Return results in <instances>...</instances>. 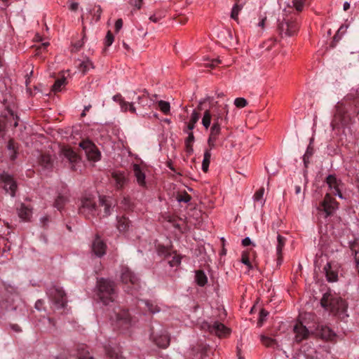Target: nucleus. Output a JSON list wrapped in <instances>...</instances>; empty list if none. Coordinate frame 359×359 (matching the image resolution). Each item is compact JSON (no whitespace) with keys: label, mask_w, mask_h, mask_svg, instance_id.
Listing matches in <instances>:
<instances>
[{"label":"nucleus","mask_w":359,"mask_h":359,"mask_svg":"<svg viewBox=\"0 0 359 359\" xmlns=\"http://www.w3.org/2000/svg\"><path fill=\"white\" fill-rule=\"evenodd\" d=\"M326 182L330 188V194L338 196L339 198H342L343 196L341 192L340 185L341 182L338 180L335 176L329 175L326 179Z\"/></svg>","instance_id":"2eb2a0df"},{"label":"nucleus","mask_w":359,"mask_h":359,"mask_svg":"<svg viewBox=\"0 0 359 359\" xmlns=\"http://www.w3.org/2000/svg\"><path fill=\"white\" fill-rule=\"evenodd\" d=\"M158 107L159 109L165 114H167L170 111V107L168 102L163 100L158 101Z\"/></svg>","instance_id":"c03bdc74"},{"label":"nucleus","mask_w":359,"mask_h":359,"mask_svg":"<svg viewBox=\"0 0 359 359\" xmlns=\"http://www.w3.org/2000/svg\"><path fill=\"white\" fill-rule=\"evenodd\" d=\"M201 327L202 330L214 334L219 337H226L230 334V330L223 323L218 321L212 323L203 322Z\"/></svg>","instance_id":"6e6552de"},{"label":"nucleus","mask_w":359,"mask_h":359,"mask_svg":"<svg viewBox=\"0 0 359 359\" xmlns=\"http://www.w3.org/2000/svg\"><path fill=\"white\" fill-rule=\"evenodd\" d=\"M312 154H313L312 151L310 150L309 148H308L306 153L304 154V155L303 156V161H304L305 165H306L307 163L309 162V158L310 156H312Z\"/></svg>","instance_id":"6e6d98bb"},{"label":"nucleus","mask_w":359,"mask_h":359,"mask_svg":"<svg viewBox=\"0 0 359 359\" xmlns=\"http://www.w3.org/2000/svg\"><path fill=\"white\" fill-rule=\"evenodd\" d=\"M211 152L210 149H206L204 153V157L202 163V170L207 172L210 163Z\"/></svg>","instance_id":"c9c22d12"},{"label":"nucleus","mask_w":359,"mask_h":359,"mask_svg":"<svg viewBox=\"0 0 359 359\" xmlns=\"http://www.w3.org/2000/svg\"><path fill=\"white\" fill-rule=\"evenodd\" d=\"M339 208V203L330 193H327L323 200L319 204L318 210L320 213L324 215L325 217H328L334 215Z\"/></svg>","instance_id":"39448f33"},{"label":"nucleus","mask_w":359,"mask_h":359,"mask_svg":"<svg viewBox=\"0 0 359 359\" xmlns=\"http://www.w3.org/2000/svg\"><path fill=\"white\" fill-rule=\"evenodd\" d=\"M260 340H261L262 344L267 348H271L275 349V348H278L279 346L277 341L275 339L271 338L270 337H267L265 335H261Z\"/></svg>","instance_id":"c85d7f7f"},{"label":"nucleus","mask_w":359,"mask_h":359,"mask_svg":"<svg viewBox=\"0 0 359 359\" xmlns=\"http://www.w3.org/2000/svg\"><path fill=\"white\" fill-rule=\"evenodd\" d=\"M69 76V74L67 76H65V72H61L53 85L51 90H59L60 88L65 87L68 83Z\"/></svg>","instance_id":"a878e982"},{"label":"nucleus","mask_w":359,"mask_h":359,"mask_svg":"<svg viewBox=\"0 0 359 359\" xmlns=\"http://www.w3.org/2000/svg\"><path fill=\"white\" fill-rule=\"evenodd\" d=\"M278 29L282 36H292L297 34L299 26L296 20L292 18H285L279 22Z\"/></svg>","instance_id":"0eeeda50"},{"label":"nucleus","mask_w":359,"mask_h":359,"mask_svg":"<svg viewBox=\"0 0 359 359\" xmlns=\"http://www.w3.org/2000/svg\"><path fill=\"white\" fill-rule=\"evenodd\" d=\"M114 41V35L112 34L111 31H108L106 34L105 39H104V46L106 47H109L113 43Z\"/></svg>","instance_id":"09e8293b"},{"label":"nucleus","mask_w":359,"mask_h":359,"mask_svg":"<svg viewBox=\"0 0 359 359\" xmlns=\"http://www.w3.org/2000/svg\"><path fill=\"white\" fill-rule=\"evenodd\" d=\"M112 181L116 189H121L128 183V179L123 172L115 171L111 174Z\"/></svg>","instance_id":"f3484780"},{"label":"nucleus","mask_w":359,"mask_h":359,"mask_svg":"<svg viewBox=\"0 0 359 359\" xmlns=\"http://www.w3.org/2000/svg\"><path fill=\"white\" fill-rule=\"evenodd\" d=\"M194 136L193 133L191 131L189 133V135L186 140V147H187V152H191L193 151L191 144L194 142Z\"/></svg>","instance_id":"a18cd8bd"},{"label":"nucleus","mask_w":359,"mask_h":359,"mask_svg":"<svg viewBox=\"0 0 359 359\" xmlns=\"http://www.w3.org/2000/svg\"><path fill=\"white\" fill-rule=\"evenodd\" d=\"M264 188L261 187L257 191H256V192L255 193V194L253 196L255 202L259 203L262 206L265 203V199L264 198Z\"/></svg>","instance_id":"f704fd0d"},{"label":"nucleus","mask_w":359,"mask_h":359,"mask_svg":"<svg viewBox=\"0 0 359 359\" xmlns=\"http://www.w3.org/2000/svg\"><path fill=\"white\" fill-rule=\"evenodd\" d=\"M8 149L11 151L10 158L12 161L17 157L18 145L13 140H10L8 143Z\"/></svg>","instance_id":"4c0bfd02"},{"label":"nucleus","mask_w":359,"mask_h":359,"mask_svg":"<svg viewBox=\"0 0 359 359\" xmlns=\"http://www.w3.org/2000/svg\"><path fill=\"white\" fill-rule=\"evenodd\" d=\"M53 160L48 154H41L39 158V164L44 168H49L52 166Z\"/></svg>","instance_id":"72a5a7b5"},{"label":"nucleus","mask_w":359,"mask_h":359,"mask_svg":"<svg viewBox=\"0 0 359 359\" xmlns=\"http://www.w3.org/2000/svg\"><path fill=\"white\" fill-rule=\"evenodd\" d=\"M143 3V0H130V4L137 9H140Z\"/></svg>","instance_id":"5fc2aeb1"},{"label":"nucleus","mask_w":359,"mask_h":359,"mask_svg":"<svg viewBox=\"0 0 359 359\" xmlns=\"http://www.w3.org/2000/svg\"><path fill=\"white\" fill-rule=\"evenodd\" d=\"M316 336L325 341H333L337 337L336 334L326 325H318L315 330Z\"/></svg>","instance_id":"f8f14e48"},{"label":"nucleus","mask_w":359,"mask_h":359,"mask_svg":"<svg viewBox=\"0 0 359 359\" xmlns=\"http://www.w3.org/2000/svg\"><path fill=\"white\" fill-rule=\"evenodd\" d=\"M83 46V41H78L73 45L72 51L77 52Z\"/></svg>","instance_id":"052dcab7"},{"label":"nucleus","mask_w":359,"mask_h":359,"mask_svg":"<svg viewBox=\"0 0 359 359\" xmlns=\"http://www.w3.org/2000/svg\"><path fill=\"white\" fill-rule=\"evenodd\" d=\"M108 357L109 359H123L121 355L114 351H110Z\"/></svg>","instance_id":"13d9d810"},{"label":"nucleus","mask_w":359,"mask_h":359,"mask_svg":"<svg viewBox=\"0 0 359 359\" xmlns=\"http://www.w3.org/2000/svg\"><path fill=\"white\" fill-rule=\"evenodd\" d=\"M215 141L216 140H210V137H209L208 140V145L210 147V150H211V149H212L215 147Z\"/></svg>","instance_id":"338daca9"},{"label":"nucleus","mask_w":359,"mask_h":359,"mask_svg":"<svg viewBox=\"0 0 359 359\" xmlns=\"http://www.w3.org/2000/svg\"><path fill=\"white\" fill-rule=\"evenodd\" d=\"M79 147L85 151L88 160L93 161L100 160V152L91 141L88 140H83L79 143Z\"/></svg>","instance_id":"9b49d317"},{"label":"nucleus","mask_w":359,"mask_h":359,"mask_svg":"<svg viewBox=\"0 0 359 359\" xmlns=\"http://www.w3.org/2000/svg\"><path fill=\"white\" fill-rule=\"evenodd\" d=\"M61 152L70 163H76L79 160L77 154L69 147H63Z\"/></svg>","instance_id":"b1692460"},{"label":"nucleus","mask_w":359,"mask_h":359,"mask_svg":"<svg viewBox=\"0 0 359 359\" xmlns=\"http://www.w3.org/2000/svg\"><path fill=\"white\" fill-rule=\"evenodd\" d=\"M79 213L88 219L95 217L99 215L98 206L94 198L85 197L81 200V203L79 209Z\"/></svg>","instance_id":"423d86ee"},{"label":"nucleus","mask_w":359,"mask_h":359,"mask_svg":"<svg viewBox=\"0 0 359 359\" xmlns=\"http://www.w3.org/2000/svg\"><path fill=\"white\" fill-rule=\"evenodd\" d=\"M200 118V114L196 111H194L191 115L189 122L188 123L187 128L189 130L191 131L194 127L195 124L198 122Z\"/></svg>","instance_id":"58836bf2"},{"label":"nucleus","mask_w":359,"mask_h":359,"mask_svg":"<svg viewBox=\"0 0 359 359\" xmlns=\"http://www.w3.org/2000/svg\"><path fill=\"white\" fill-rule=\"evenodd\" d=\"M115 32L117 33L118 32L122 27H123V20L122 19H118L115 22Z\"/></svg>","instance_id":"bf43d9fd"},{"label":"nucleus","mask_w":359,"mask_h":359,"mask_svg":"<svg viewBox=\"0 0 359 359\" xmlns=\"http://www.w3.org/2000/svg\"><path fill=\"white\" fill-rule=\"evenodd\" d=\"M306 0H293L292 1V6L295 8L297 12L303 11Z\"/></svg>","instance_id":"49530a36"},{"label":"nucleus","mask_w":359,"mask_h":359,"mask_svg":"<svg viewBox=\"0 0 359 359\" xmlns=\"http://www.w3.org/2000/svg\"><path fill=\"white\" fill-rule=\"evenodd\" d=\"M269 313L264 309H262L259 312V317L258 320V326L261 327L264 323V321L266 320V318L267 317Z\"/></svg>","instance_id":"603ef678"},{"label":"nucleus","mask_w":359,"mask_h":359,"mask_svg":"<svg viewBox=\"0 0 359 359\" xmlns=\"http://www.w3.org/2000/svg\"><path fill=\"white\" fill-rule=\"evenodd\" d=\"M47 294L57 307L62 308L65 306L66 296L62 288L53 286L48 290Z\"/></svg>","instance_id":"9d476101"},{"label":"nucleus","mask_w":359,"mask_h":359,"mask_svg":"<svg viewBox=\"0 0 359 359\" xmlns=\"http://www.w3.org/2000/svg\"><path fill=\"white\" fill-rule=\"evenodd\" d=\"M17 212L19 217L23 221H29L32 215V209L29 205L20 203L17 207Z\"/></svg>","instance_id":"5701e85b"},{"label":"nucleus","mask_w":359,"mask_h":359,"mask_svg":"<svg viewBox=\"0 0 359 359\" xmlns=\"http://www.w3.org/2000/svg\"><path fill=\"white\" fill-rule=\"evenodd\" d=\"M97 295L100 300L105 305L114 302L117 297L115 283L105 278H100L97 282Z\"/></svg>","instance_id":"f257e3e1"},{"label":"nucleus","mask_w":359,"mask_h":359,"mask_svg":"<svg viewBox=\"0 0 359 359\" xmlns=\"http://www.w3.org/2000/svg\"><path fill=\"white\" fill-rule=\"evenodd\" d=\"M324 271L329 282H335L338 280V266L337 264L328 262L324 266Z\"/></svg>","instance_id":"dca6fc26"},{"label":"nucleus","mask_w":359,"mask_h":359,"mask_svg":"<svg viewBox=\"0 0 359 359\" xmlns=\"http://www.w3.org/2000/svg\"><path fill=\"white\" fill-rule=\"evenodd\" d=\"M114 328L125 332L135 324V321L130 317L128 311L118 309L115 311V318L112 319Z\"/></svg>","instance_id":"f03ea898"},{"label":"nucleus","mask_w":359,"mask_h":359,"mask_svg":"<svg viewBox=\"0 0 359 359\" xmlns=\"http://www.w3.org/2000/svg\"><path fill=\"white\" fill-rule=\"evenodd\" d=\"M92 251L97 257H102L106 253L107 245L104 241L97 236L92 243Z\"/></svg>","instance_id":"6ab92c4d"},{"label":"nucleus","mask_w":359,"mask_h":359,"mask_svg":"<svg viewBox=\"0 0 359 359\" xmlns=\"http://www.w3.org/2000/svg\"><path fill=\"white\" fill-rule=\"evenodd\" d=\"M1 180L4 182V189L11 196H15L17 189V184L13 178L8 173L4 172L1 175Z\"/></svg>","instance_id":"ddd939ff"},{"label":"nucleus","mask_w":359,"mask_h":359,"mask_svg":"<svg viewBox=\"0 0 359 359\" xmlns=\"http://www.w3.org/2000/svg\"><path fill=\"white\" fill-rule=\"evenodd\" d=\"M355 260L357 265L359 264V249L358 250H355Z\"/></svg>","instance_id":"69168bd1"},{"label":"nucleus","mask_w":359,"mask_h":359,"mask_svg":"<svg viewBox=\"0 0 359 359\" xmlns=\"http://www.w3.org/2000/svg\"><path fill=\"white\" fill-rule=\"evenodd\" d=\"M211 119H212V116H211L210 111L206 110L204 112V114H203V116L202 118V124L206 129H208L210 127V123H211Z\"/></svg>","instance_id":"37998d69"},{"label":"nucleus","mask_w":359,"mask_h":359,"mask_svg":"<svg viewBox=\"0 0 359 359\" xmlns=\"http://www.w3.org/2000/svg\"><path fill=\"white\" fill-rule=\"evenodd\" d=\"M234 104L238 108H243L246 106L247 101L243 97H238L235 99Z\"/></svg>","instance_id":"864d4df0"},{"label":"nucleus","mask_w":359,"mask_h":359,"mask_svg":"<svg viewBox=\"0 0 359 359\" xmlns=\"http://www.w3.org/2000/svg\"><path fill=\"white\" fill-rule=\"evenodd\" d=\"M191 197L187 193L184 192L177 196V199L179 202L188 203L191 201Z\"/></svg>","instance_id":"3c124183"},{"label":"nucleus","mask_w":359,"mask_h":359,"mask_svg":"<svg viewBox=\"0 0 359 359\" xmlns=\"http://www.w3.org/2000/svg\"><path fill=\"white\" fill-rule=\"evenodd\" d=\"M123 46L127 50V52H133V50L130 48V46L126 43L124 41L122 42Z\"/></svg>","instance_id":"0e129e2a"},{"label":"nucleus","mask_w":359,"mask_h":359,"mask_svg":"<svg viewBox=\"0 0 359 359\" xmlns=\"http://www.w3.org/2000/svg\"><path fill=\"white\" fill-rule=\"evenodd\" d=\"M254 251L252 249L245 250L242 253L241 262L248 266L249 269H252L250 259L254 257Z\"/></svg>","instance_id":"c756f323"},{"label":"nucleus","mask_w":359,"mask_h":359,"mask_svg":"<svg viewBox=\"0 0 359 359\" xmlns=\"http://www.w3.org/2000/svg\"><path fill=\"white\" fill-rule=\"evenodd\" d=\"M120 277L122 283L127 285L128 292L133 294V290L139 288V278L128 266H121Z\"/></svg>","instance_id":"20e7f679"},{"label":"nucleus","mask_w":359,"mask_h":359,"mask_svg":"<svg viewBox=\"0 0 359 359\" xmlns=\"http://www.w3.org/2000/svg\"><path fill=\"white\" fill-rule=\"evenodd\" d=\"M242 244L243 246H248L251 244V240L247 237L242 241Z\"/></svg>","instance_id":"e2e57ef3"},{"label":"nucleus","mask_w":359,"mask_h":359,"mask_svg":"<svg viewBox=\"0 0 359 359\" xmlns=\"http://www.w3.org/2000/svg\"><path fill=\"white\" fill-rule=\"evenodd\" d=\"M79 8V4L76 2H72L69 6V9L72 11H76Z\"/></svg>","instance_id":"680f3d73"},{"label":"nucleus","mask_w":359,"mask_h":359,"mask_svg":"<svg viewBox=\"0 0 359 359\" xmlns=\"http://www.w3.org/2000/svg\"><path fill=\"white\" fill-rule=\"evenodd\" d=\"M245 4V1L242 0H236V3L233 6L231 13V18L236 21L238 20V14L240 11L243 9L244 5Z\"/></svg>","instance_id":"cd10ccee"},{"label":"nucleus","mask_w":359,"mask_h":359,"mask_svg":"<svg viewBox=\"0 0 359 359\" xmlns=\"http://www.w3.org/2000/svg\"><path fill=\"white\" fill-rule=\"evenodd\" d=\"M323 307L330 310L332 313L343 312L346 308V302L340 297H332L330 294H325L320 301Z\"/></svg>","instance_id":"7ed1b4c3"},{"label":"nucleus","mask_w":359,"mask_h":359,"mask_svg":"<svg viewBox=\"0 0 359 359\" xmlns=\"http://www.w3.org/2000/svg\"><path fill=\"white\" fill-rule=\"evenodd\" d=\"M349 116L347 109L343 102H338L336 105V111L332 122L333 128L344 126L348 123Z\"/></svg>","instance_id":"1a4fd4ad"},{"label":"nucleus","mask_w":359,"mask_h":359,"mask_svg":"<svg viewBox=\"0 0 359 359\" xmlns=\"http://www.w3.org/2000/svg\"><path fill=\"white\" fill-rule=\"evenodd\" d=\"M196 281L200 286H204L208 282V278L205 273L202 271L196 272Z\"/></svg>","instance_id":"e433bc0d"},{"label":"nucleus","mask_w":359,"mask_h":359,"mask_svg":"<svg viewBox=\"0 0 359 359\" xmlns=\"http://www.w3.org/2000/svg\"><path fill=\"white\" fill-rule=\"evenodd\" d=\"M112 203L111 201L105 197L101 196L99 200L98 211L100 217H105L111 214Z\"/></svg>","instance_id":"4468645a"},{"label":"nucleus","mask_w":359,"mask_h":359,"mask_svg":"<svg viewBox=\"0 0 359 359\" xmlns=\"http://www.w3.org/2000/svg\"><path fill=\"white\" fill-rule=\"evenodd\" d=\"M346 26H341L338 29L337 32L333 37V41L332 42L331 46L334 48L336 46V43L341 39V35L346 31Z\"/></svg>","instance_id":"79ce46f5"},{"label":"nucleus","mask_w":359,"mask_h":359,"mask_svg":"<svg viewBox=\"0 0 359 359\" xmlns=\"http://www.w3.org/2000/svg\"><path fill=\"white\" fill-rule=\"evenodd\" d=\"M182 257L179 255H175L172 257L171 259L168 261L170 266H177L181 263Z\"/></svg>","instance_id":"de8ad7c7"},{"label":"nucleus","mask_w":359,"mask_h":359,"mask_svg":"<svg viewBox=\"0 0 359 359\" xmlns=\"http://www.w3.org/2000/svg\"><path fill=\"white\" fill-rule=\"evenodd\" d=\"M94 66L91 60H90L88 58L81 62L79 65V70L85 74L90 69H93Z\"/></svg>","instance_id":"ea45409f"},{"label":"nucleus","mask_w":359,"mask_h":359,"mask_svg":"<svg viewBox=\"0 0 359 359\" xmlns=\"http://www.w3.org/2000/svg\"><path fill=\"white\" fill-rule=\"evenodd\" d=\"M132 170L133 172V175L136 179L137 184L142 188H145L147 186L145 181V173L140 167V165L134 163L132 165Z\"/></svg>","instance_id":"aec40b11"},{"label":"nucleus","mask_w":359,"mask_h":359,"mask_svg":"<svg viewBox=\"0 0 359 359\" xmlns=\"http://www.w3.org/2000/svg\"><path fill=\"white\" fill-rule=\"evenodd\" d=\"M219 117H218L217 118V120L215 121L212 126L211 127L210 134L209 136V137H210V140H216L217 138V136L220 133L221 128H220V124L219 123Z\"/></svg>","instance_id":"2f4dec72"},{"label":"nucleus","mask_w":359,"mask_h":359,"mask_svg":"<svg viewBox=\"0 0 359 359\" xmlns=\"http://www.w3.org/2000/svg\"><path fill=\"white\" fill-rule=\"evenodd\" d=\"M219 63H220V60L219 59H215L211 60L210 62L205 63L204 66L205 67L214 68Z\"/></svg>","instance_id":"4d7b16f0"},{"label":"nucleus","mask_w":359,"mask_h":359,"mask_svg":"<svg viewBox=\"0 0 359 359\" xmlns=\"http://www.w3.org/2000/svg\"><path fill=\"white\" fill-rule=\"evenodd\" d=\"M43 302L41 300H38L35 304V307L37 309H40V307L42 306Z\"/></svg>","instance_id":"774afa93"},{"label":"nucleus","mask_w":359,"mask_h":359,"mask_svg":"<svg viewBox=\"0 0 359 359\" xmlns=\"http://www.w3.org/2000/svg\"><path fill=\"white\" fill-rule=\"evenodd\" d=\"M67 198L65 196L59 195L55 201L54 206L59 210H61L67 202Z\"/></svg>","instance_id":"a19ab883"},{"label":"nucleus","mask_w":359,"mask_h":359,"mask_svg":"<svg viewBox=\"0 0 359 359\" xmlns=\"http://www.w3.org/2000/svg\"><path fill=\"white\" fill-rule=\"evenodd\" d=\"M130 225V221L125 217L118 218L117 229L120 232H126Z\"/></svg>","instance_id":"473e14b6"},{"label":"nucleus","mask_w":359,"mask_h":359,"mask_svg":"<svg viewBox=\"0 0 359 359\" xmlns=\"http://www.w3.org/2000/svg\"><path fill=\"white\" fill-rule=\"evenodd\" d=\"M139 306L140 308L147 309L148 311L151 313H156L160 311V308L158 305L155 302L149 300H141L139 302Z\"/></svg>","instance_id":"393cba45"},{"label":"nucleus","mask_w":359,"mask_h":359,"mask_svg":"<svg viewBox=\"0 0 359 359\" xmlns=\"http://www.w3.org/2000/svg\"><path fill=\"white\" fill-rule=\"evenodd\" d=\"M286 243V238L278 234L277 236V243L276 246V255H277V265L280 266L281 265L283 262V249L285 247Z\"/></svg>","instance_id":"4be33fe9"},{"label":"nucleus","mask_w":359,"mask_h":359,"mask_svg":"<svg viewBox=\"0 0 359 359\" xmlns=\"http://www.w3.org/2000/svg\"><path fill=\"white\" fill-rule=\"evenodd\" d=\"M77 356L79 359H94V358L90 355L87 350L86 346L84 344H81L78 346Z\"/></svg>","instance_id":"7c9ffc66"},{"label":"nucleus","mask_w":359,"mask_h":359,"mask_svg":"<svg viewBox=\"0 0 359 359\" xmlns=\"http://www.w3.org/2000/svg\"><path fill=\"white\" fill-rule=\"evenodd\" d=\"M93 11V17L95 18V21H99L101 17V14L102 13V9L101 6L100 5L95 6Z\"/></svg>","instance_id":"8fccbe9b"},{"label":"nucleus","mask_w":359,"mask_h":359,"mask_svg":"<svg viewBox=\"0 0 359 359\" xmlns=\"http://www.w3.org/2000/svg\"><path fill=\"white\" fill-rule=\"evenodd\" d=\"M1 96L3 97L4 100L2 101V103L4 104L6 109L8 111V113L11 114V116H14L15 113L13 111V108L15 107V103L13 101V97L11 95V91H1Z\"/></svg>","instance_id":"412c9836"},{"label":"nucleus","mask_w":359,"mask_h":359,"mask_svg":"<svg viewBox=\"0 0 359 359\" xmlns=\"http://www.w3.org/2000/svg\"><path fill=\"white\" fill-rule=\"evenodd\" d=\"M294 332L295 334L294 339L297 342H301L304 339H306L309 334V330L301 322L296 323L294 327Z\"/></svg>","instance_id":"a211bd4d"},{"label":"nucleus","mask_w":359,"mask_h":359,"mask_svg":"<svg viewBox=\"0 0 359 359\" xmlns=\"http://www.w3.org/2000/svg\"><path fill=\"white\" fill-rule=\"evenodd\" d=\"M155 344L161 348H166L170 344V337L166 333L161 334L154 337Z\"/></svg>","instance_id":"bb28decb"}]
</instances>
